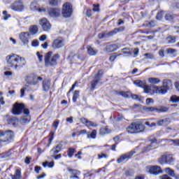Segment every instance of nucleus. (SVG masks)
Returning a JSON list of instances; mask_svg holds the SVG:
<instances>
[{"instance_id":"412c9836","label":"nucleus","mask_w":179,"mask_h":179,"mask_svg":"<svg viewBox=\"0 0 179 179\" xmlns=\"http://www.w3.org/2000/svg\"><path fill=\"white\" fill-rule=\"evenodd\" d=\"M68 171L72 174V176H70V178H76L79 179L78 176L80 175V172L76 169H72L71 168L67 169Z\"/></svg>"},{"instance_id":"052dcab7","label":"nucleus","mask_w":179,"mask_h":179,"mask_svg":"<svg viewBox=\"0 0 179 179\" xmlns=\"http://www.w3.org/2000/svg\"><path fill=\"white\" fill-rule=\"evenodd\" d=\"M155 103V101L153 100V99H152V98H148V99H146V103H147V104H152V103Z\"/></svg>"},{"instance_id":"9d476101","label":"nucleus","mask_w":179,"mask_h":179,"mask_svg":"<svg viewBox=\"0 0 179 179\" xmlns=\"http://www.w3.org/2000/svg\"><path fill=\"white\" fill-rule=\"evenodd\" d=\"M24 110H27V108H24V105L23 103H17L14 104L12 112L15 115H20L22 114V111H24Z\"/></svg>"},{"instance_id":"864d4df0","label":"nucleus","mask_w":179,"mask_h":179,"mask_svg":"<svg viewBox=\"0 0 179 179\" xmlns=\"http://www.w3.org/2000/svg\"><path fill=\"white\" fill-rule=\"evenodd\" d=\"M117 94H119V96H122L123 97H128V94L126 92H117Z\"/></svg>"},{"instance_id":"79ce46f5","label":"nucleus","mask_w":179,"mask_h":179,"mask_svg":"<svg viewBox=\"0 0 179 179\" xmlns=\"http://www.w3.org/2000/svg\"><path fill=\"white\" fill-rule=\"evenodd\" d=\"M167 41L169 44H174L176 43V36H169Z\"/></svg>"},{"instance_id":"de8ad7c7","label":"nucleus","mask_w":179,"mask_h":179,"mask_svg":"<svg viewBox=\"0 0 179 179\" xmlns=\"http://www.w3.org/2000/svg\"><path fill=\"white\" fill-rule=\"evenodd\" d=\"M3 20H8V17H10V15L8 14V11H3Z\"/></svg>"},{"instance_id":"ea45409f","label":"nucleus","mask_w":179,"mask_h":179,"mask_svg":"<svg viewBox=\"0 0 179 179\" xmlns=\"http://www.w3.org/2000/svg\"><path fill=\"white\" fill-rule=\"evenodd\" d=\"M54 162H45L43 164V167H48L49 169H52V167H54Z\"/></svg>"},{"instance_id":"37998d69","label":"nucleus","mask_w":179,"mask_h":179,"mask_svg":"<svg viewBox=\"0 0 179 179\" xmlns=\"http://www.w3.org/2000/svg\"><path fill=\"white\" fill-rule=\"evenodd\" d=\"M170 101H171L172 103H178L179 96H177V95H173L171 96Z\"/></svg>"},{"instance_id":"4d7b16f0","label":"nucleus","mask_w":179,"mask_h":179,"mask_svg":"<svg viewBox=\"0 0 179 179\" xmlns=\"http://www.w3.org/2000/svg\"><path fill=\"white\" fill-rule=\"evenodd\" d=\"M36 55L38 58L39 62H43V55L40 54L38 52H36Z\"/></svg>"},{"instance_id":"8fccbe9b","label":"nucleus","mask_w":179,"mask_h":179,"mask_svg":"<svg viewBox=\"0 0 179 179\" xmlns=\"http://www.w3.org/2000/svg\"><path fill=\"white\" fill-rule=\"evenodd\" d=\"M107 157H108V156L105 153L98 155V159H107Z\"/></svg>"},{"instance_id":"4c0bfd02","label":"nucleus","mask_w":179,"mask_h":179,"mask_svg":"<svg viewBox=\"0 0 179 179\" xmlns=\"http://www.w3.org/2000/svg\"><path fill=\"white\" fill-rule=\"evenodd\" d=\"M166 164H171L174 162V158L171 155H166Z\"/></svg>"},{"instance_id":"2eb2a0df","label":"nucleus","mask_w":179,"mask_h":179,"mask_svg":"<svg viewBox=\"0 0 179 179\" xmlns=\"http://www.w3.org/2000/svg\"><path fill=\"white\" fill-rule=\"evenodd\" d=\"M64 41L63 38H57L53 41L52 47L54 50L61 48V47H64Z\"/></svg>"},{"instance_id":"5fc2aeb1","label":"nucleus","mask_w":179,"mask_h":179,"mask_svg":"<svg viewBox=\"0 0 179 179\" xmlns=\"http://www.w3.org/2000/svg\"><path fill=\"white\" fill-rule=\"evenodd\" d=\"M53 140H54V132H50V138L48 139L50 145L52 142Z\"/></svg>"},{"instance_id":"6ab92c4d","label":"nucleus","mask_w":179,"mask_h":179,"mask_svg":"<svg viewBox=\"0 0 179 179\" xmlns=\"http://www.w3.org/2000/svg\"><path fill=\"white\" fill-rule=\"evenodd\" d=\"M48 15L51 17H58L61 15V10L59 8H50L48 10Z\"/></svg>"},{"instance_id":"09e8293b","label":"nucleus","mask_w":179,"mask_h":179,"mask_svg":"<svg viewBox=\"0 0 179 179\" xmlns=\"http://www.w3.org/2000/svg\"><path fill=\"white\" fill-rule=\"evenodd\" d=\"M157 20H162L163 19V12H159L156 16Z\"/></svg>"},{"instance_id":"603ef678","label":"nucleus","mask_w":179,"mask_h":179,"mask_svg":"<svg viewBox=\"0 0 179 179\" xmlns=\"http://www.w3.org/2000/svg\"><path fill=\"white\" fill-rule=\"evenodd\" d=\"M115 58H117V55L115 53H113L109 58V60L111 62H114L115 61Z\"/></svg>"},{"instance_id":"49530a36","label":"nucleus","mask_w":179,"mask_h":179,"mask_svg":"<svg viewBox=\"0 0 179 179\" xmlns=\"http://www.w3.org/2000/svg\"><path fill=\"white\" fill-rule=\"evenodd\" d=\"M167 54H176L177 52V50L173 48L166 49Z\"/></svg>"},{"instance_id":"0e129e2a","label":"nucleus","mask_w":179,"mask_h":179,"mask_svg":"<svg viewBox=\"0 0 179 179\" xmlns=\"http://www.w3.org/2000/svg\"><path fill=\"white\" fill-rule=\"evenodd\" d=\"M58 125H59V120H56L55 122H53V127L57 129L58 128Z\"/></svg>"},{"instance_id":"c9c22d12","label":"nucleus","mask_w":179,"mask_h":179,"mask_svg":"<svg viewBox=\"0 0 179 179\" xmlns=\"http://www.w3.org/2000/svg\"><path fill=\"white\" fill-rule=\"evenodd\" d=\"M164 171L166 174H169V176H171V177H175L176 173H174V170L170 169V168H166L164 169Z\"/></svg>"},{"instance_id":"c03bdc74","label":"nucleus","mask_w":179,"mask_h":179,"mask_svg":"<svg viewBox=\"0 0 179 179\" xmlns=\"http://www.w3.org/2000/svg\"><path fill=\"white\" fill-rule=\"evenodd\" d=\"M144 57L146 58V59H153V58H155V55L151 53H145L144 54Z\"/></svg>"},{"instance_id":"4be33fe9","label":"nucleus","mask_w":179,"mask_h":179,"mask_svg":"<svg viewBox=\"0 0 179 179\" xmlns=\"http://www.w3.org/2000/svg\"><path fill=\"white\" fill-rule=\"evenodd\" d=\"M51 87V82L49 80H44L43 81V89L45 92H48Z\"/></svg>"},{"instance_id":"a878e982","label":"nucleus","mask_w":179,"mask_h":179,"mask_svg":"<svg viewBox=\"0 0 179 179\" xmlns=\"http://www.w3.org/2000/svg\"><path fill=\"white\" fill-rule=\"evenodd\" d=\"M111 130L109 129L108 127H102L99 130L100 135H107V134H110Z\"/></svg>"},{"instance_id":"3c124183","label":"nucleus","mask_w":179,"mask_h":179,"mask_svg":"<svg viewBox=\"0 0 179 179\" xmlns=\"http://www.w3.org/2000/svg\"><path fill=\"white\" fill-rule=\"evenodd\" d=\"M50 5L52 6H55L58 3V0H48Z\"/></svg>"},{"instance_id":"c756f323","label":"nucleus","mask_w":179,"mask_h":179,"mask_svg":"<svg viewBox=\"0 0 179 179\" xmlns=\"http://www.w3.org/2000/svg\"><path fill=\"white\" fill-rule=\"evenodd\" d=\"M143 89L144 90V93H151V94H153V86L150 87L145 84L144 87H143Z\"/></svg>"},{"instance_id":"680f3d73","label":"nucleus","mask_w":179,"mask_h":179,"mask_svg":"<svg viewBox=\"0 0 179 179\" xmlns=\"http://www.w3.org/2000/svg\"><path fill=\"white\" fill-rule=\"evenodd\" d=\"M40 41H45V40H47V35L43 34L39 37Z\"/></svg>"},{"instance_id":"4468645a","label":"nucleus","mask_w":179,"mask_h":179,"mask_svg":"<svg viewBox=\"0 0 179 179\" xmlns=\"http://www.w3.org/2000/svg\"><path fill=\"white\" fill-rule=\"evenodd\" d=\"M134 155H135V151H130L126 154L122 155L117 160V163H122V162H125V160H128L131 159Z\"/></svg>"},{"instance_id":"13d9d810","label":"nucleus","mask_w":179,"mask_h":179,"mask_svg":"<svg viewBox=\"0 0 179 179\" xmlns=\"http://www.w3.org/2000/svg\"><path fill=\"white\" fill-rule=\"evenodd\" d=\"M152 148H153V144H150V145H148L147 147L144 148V150H145V152H149V150H150V149H152Z\"/></svg>"},{"instance_id":"5701e85b","label":"nucleus","mask_w":179,"mask_h":179,"mask_svg":"<svg viewBox=\"0 0 179 179\" xmlns=\"http://www.w3.org/2000/svg\"><path fill=\"white\" fill-rule=\"evenodd\" d=\"M162 87L164 88H165L167 90H170V89H171V87H173V84L171 83V81L169 80H164L163 81V85Z\"/></svg>"},{"instance_id":"ddd939ff","label":"nucleus","mask_w":179,"mask_h":179,"mask_svg":"<svg viewBox=\"0 0 179 179\" xmlns=\"http://www.w3.org/2000/svg\"><path fill=\"white\" fill-rule=\"evenodd\" d=\"M120 31L119 29H114L113 31H110L109 32H103L98 35V38H106V37H111V36H114V34H117Z\"/></svg>"},{"instance_id":"a211bd4d","label":"nucleus","mask_w":179,"mask_h":179,"mask_svg":"<svg viewBox=\"0 0 179 179\" xmlns=\"http://www.w3.org/2000/svg\"><path fill=\"white\" fill-rule=\"evenodd\" d=\"M29 114V109H24V116L22 117L20 120L22 124H27V122H30L31 117Z\"/></svg>"},{"instance_id":"7ed1b4c3","label":"nucleus","mask_w":179,"mask_h":179,"mask_svg":"<svg viewBox=\"0 0 179 179\" xmlns=\"http://www.w3.org/2000/svg\"><path fill=\"white\" fill-rule=\"evenodd\" d=\"M52 52H48L45 55V66H55L57 61L59 59V55L56 54L52 57Z\"/></svg>"},{"instance_id":"473e14b6","label":"nucleus","mask_w":179,"mask_h":179,"mask_svg":"<svg viewBox=\"0 0 179 179\" xmlns=\"http://www.w3.org/2000/svg\"><path fill=\"white\" fill-rule=\"evenodd\" d=\"M22 176V172L20 169L15 170V173L14 175H11L12 179H20V177Z\"/></svg>"},{"instance_id":"aec40b11","label":"nucleus","mask_w":179,"mask_h":179,"mask_svg":"<svg viewBox=\"0 0 179 179\" xmlns=\"http://www.w3.org/2000/svg\"><path fill=\"white\" fill-rule=\"evenodd\" d=\"M80 121L83 124H85L86 127H97V124L94 122L90 121L85 117H82Z\"/></svg>"},{"instance_id":"f257e3e1","label":"nucleus","mask_w":179,"mask_h":179,"mask_svg":"<svg viewBox=\"0 0 179 179\" xmlns=\"http://www.w3.org/2000/svg\"><path fill=\"white\" fill-rule=\"evenodd\" d=\"M8 66L14 68V69H18V68H22L26 65V59L22 57L17 55H10L6 58Z\"/></svg>"},{"instance_id":"7c9ffc66","label":"nucleus","mask_w":179,"mask_h":179,"mask_svg":"<svg viewBox=\"0 0 179 179\" xmlns=\"http://www.w3.org/2000/svg\"><path fill=\"white\" fill-rule=\"evenodd\" d=\"M96 136H97V130L96 129L92 130L90 134H87V139H96Z\"/></svg>"},{"instance_id":"20e7f679","label":"nucleus","mask_w":179,"mask_h":179,"mask_svg":"<svg viewBox=\"0 0 179 179\" xmlns=\"http://www.w3.org/2000/svg\"><path fill=\"white\" fill-rule=\"evenodd\" d=\"M41 80H43V78L34 73L29 74L25 77V82L27 85H29V86H36V85H38V82H41Z\"/></svg>"},{"instance_id":"c85d7f7f","label":"nucleus","mask_w":179,"mask_h":179,"mask_svg":"<svg viewBox=\"0 0 179 179\" xmlns=\"http://www.w3.org/2000/svg\"><path fill=\"white\" fill-rule=\"evenodd\" d=\"M87 50L89 55L94 56L97 54V50L92 48V46H90V45L87 46Z\"/></svg>"},{"instance_id":"1a4fd4ad","label":"nucleus","mask_w":179,"mask_h":179,"mask_svg":"<svg viewBox=\"0 0 179 179\" xmlns=\"http://www.w3.org/2000/svg\"><path fill=\"white\" fill-rule=\"evenodd\" d=\"M145 171L150 174H153L154 176H157L158 174H162V173H163L162 168L159 166H146Z\"/></svg>"},{"instance_id":"72a5a7b5","label":"nucleus","mask_w":179,"mask_h":179,"mask_svg":"<svg viewBox=\"0 0 179 179\" xmlns=\"http://www.w3.org/2000/svg\"><path fill=\"white\" fill-rule=\"evenodd\" d=\"M117 45H108L106 48V51H107L108 52H113L115 51Z\"/></svg>"},{"instance_id":"f8f14e48","label":"nucleus","mask_w":179,"mask_h":179,"mask_svg":"<svg viewBox=\"0 0 179 179\" xmlns=\"http://www.w3.org/2000/svg\"><path fill=\"white\" fill-rule=\"evenodd\" d=\"M39 24H41L44 31H50L51 30V23L46 18H42L39 21Z\"/></svg>"},{"instance_id":"58836bf2","label":"nucleus","mask_w":179,"mask_h":179,"mask_svg":"<svg viewBox=\"0 0 179 179\" xmlns=\"http://www.w3.org/2000/svg\"><path fill=\"white\" fill-rule=\"evenodd\" d=\"M79 93H80V92L78 90L74 91L73 94V103H76V101L78 100V99H79Z\"/></svg>"},{"instance_id":"6e6552de","label":"nucleus","mask_w":179,"mask_h":179,"mask_svg":"<svg viewBox=\"0 0 179 179\" xmlns=\"http://www.w3.org/2000/svg\"><path fill=\"white\" fill-rule=\"evenodd\" d=\"M144 110L148 113H167L169 111V108L166 106H159V107H145Z\"/></svg>"},{"instance_id":"bb28decb","label":"nucleus","mask_w":179,"mask_h":179,"mask_svg":"<svg viewBox=\"0 0 179 179\" xmlns=\"http://www.w3.org/2000/svg\"><path fill=\"white\" fill-rule=\"evenodd\" d=\"M149 83H151V85H158V83H160V82H162V80H160V78H149L148 79Z\"/></svg>"},{"instance_id":"e2e57ef3","label":"nucleus","mask_w":179,"mask_h":179,"mask_svg":"<svg viewBox=\"0 0 179 179\" xmlns=\"http://www.w3.org/2000/svg\"><path fill=\"white\" fill-rule=\"evenodd\" d=\"M32 47H37L38 45V41L34 40L31 43Z\"/></svg>"},{"instance_id":"f3484780","label":"nucleus","mask_w":179,"mask_h":179,"mask_svg":"<svg viewBox=\"0 0 179 179\" xmlns=\"http://www.w3.org/2000/svg\"><path fill=\"white\" fill-rule=\"evenodd\" d=\"M152 94H166L167 93V90L164 88L163 85L161 87L152 85Z\"/></svg>"},{"instance_id":"6e6d98bb","label":"nucleus","mask_w":179,"mask_h":179,"mask_svg":"<svg viewBox=\"0 0 179 179\" xmlns=\"http://www.w3.org/2000/svg\"><path fill=\"white\" fill-rule=\"evenodd\" d=\"M123 52L124 54H128L129 55H132V52L129 51V49L128 48H124Z\"/></svg>"},{"instance_id":"f704fd0d","label":"nucleus","mask_w":179,"mask_h":179,"mask_svg":"<svg viewBox=\"0 0 179 179\" xmlns=\"http://www.w3.org/2000/svg\"><path fill=\"white\" fill-rule=\"evenodd\" d=\"M169 119L160 120L157 122V125L159 127H162V126L166 127V125H167V124H169Z\"/></svg>"},{"instance_id":"338daca9","label":"nucleus","mask_w":179,"mask_h":179,"mask_svg":"<svg viewBox=\"0 0 179 179\" xmlns=\"http://www.w3.org/2000/svg\"><path fill=\"white\" fill-rule=\"evenodd\" d=\"M30 160H31V157H27L25 158V163L26 164H30Z\"/></svg>"},{"instance_id":"423d86ee","label":"nucleus","mask_w":179,"mask_h":179,"mask_svg":"<svg viewBox=\"0 0 179 179\" xmlns=\"http://www.w3.org/2000/svg\"><path fill=\"white\" fill-rule=\"evenodd\" d=\"M103 73L104 71H103V70L98 71V73L94 76V79L90 83L91 90H94V89H96V86H97V84L101 80Z\"/></svg>"},{"instance_id":"69168bd1","label":"nucleus","mask_w":179,"mask_h":179,"mask_svg":"<svg viewBox=\"0 0 179 179\" xmlns=\"http://www.w3.org/2000/svg\"><path fill=\"white\" fill-rule=\"evenodd\" d=\"M86 16H87V17H90V16H92V10H87Z\"/></svg>"},{"instance_id":"f03ea898","label":"nucleus","mask_w":179,"mask_h":179,"mask_svg":"<svg viewBox=\"0 0 179 179\" xmlns=\"http://www.w3.org/2000/svg\"><path fill=\"white\" fill-rule=\"evenodd\" d=\"M126 129L128 134H141L145 131V127L142 122H134L130 124Z\"/></svg>"},{"instance_id":"9b49d317","label":"nucleus","mask_w":179,"mask_h":179,"mask_svg":"<svg viewBox=\"0 0 179 179\" xmlns=\"http://www.w3.org/2000/svg\"><path fill=\"white\" fill-rule=\"evenodd\" d=\"M10 8L15 12H22L24 9V6H23V2L21 0L14 2Z\"/></svg>"},{"instance_id":"bf43d9fd","label":"nucleus","mask_w":179,"mask_h":179,"mask_svg":"<svg viewBox=\"0 0 179 179\" xmlns=\"http://www.w3.org/2000/svg\"><path fill=\"white\" fill-rule=\"evenodd\" d=\"M152 148H153V144H150V145H148L147 147L144 148V150H145V152H149V150H150V149H152Z\"/></svg>"},{"instance_id":"774afa93","label":"nucleus","mask_w":179,"mask_h":179,"mask_svg":"<svg viewBox=\"0 0 179 179\" xmlns=\"http://www.w3.org/2000/svg\"><path fill=\"white\" fill-rule=\"evenodd\" d=\"M174 145L179 146V139L173 140Z\"/></svg>"},{"instance_id":"b1692460","label":"nucleus","mask_w":179,"mask_h":179,"mask_svg":"<svg viewBox=\"0 0 179 179\" xmlns=\"http://www.w3.org/2000/svg\"><path fill=\"white\" fill-rule=\"evenodd\" d=\"M29 34L34 36V34H37L38 32V27L37 25H32L29 29Z\"/></svg>"},{"instance_id":"393cba45","label":"nucleus","mask_w":179,"mask_h":179,"mask_svg":"<svg viewBox=\"0 0 179 179\" xmlns=\"http://www.w3.org/2000/svg\"><path fill=\"white\" fill-rule=\"evenodd\" d=\"M164 17L165 20L168 22H173V20H174V18L176 17V15L171 12H168L166 13Z\"/></svg>"},{"instance_id":"a18cd8bd","label":"nucleus","mask_w":179,"mask_h":179,"mask_svg":"<svg viewBox=\"0 0 179 179\" xmlns=\"http://www.w3.org/2000/svg\"><path fill=\"white\" fill-rule=\"evenodd\" d=\"M146 26L147 27H155V26H156V22H155V21L147 22Z\"/></svg>"},{"instance_id":"a19ab883","label":"nucleus","mask_w":179,"mask_h":179,"mask_svg":"<svg viewBox=\"0 0 179 179\" xmlns=\"http://www.w3.org/2000/svg\"><path fill=\"white\" fill-rule=\"evenodd\" d=\"M75 152H76L75 149H73L72 148H69V150L67 152L69 157H70V158L73 157Z\"/></svg>"},{"instance_id":"cd10ccee","label":"nucleus","mask_w":179,"mask_h":179,"mask_svg":"<svg viewBox=\"0 0 179 179\" xmlns=\"http://www.w3.org/2000/svg\"><path fill=\"white\" fill-rule=\"evenodd\" d=\"M17 122H19V120L16 117H10L8 120V123L10 125H13V127H16V125L17 124Z\"/></svg>"},{"instance_id":"e433bc0d","label":"nucleus","mask_w":179,"mask_h":179,"mask_svg":"<svg viewBox=\"0 0 179 179\" xmlns=\"http://www.w3.org/2000/svg\"><path fill=\"white\" fill-rule=\"evenodd\" d=\"M158 163H159V164H167L166 159V155H162L158 159Z\"/></svg>"},{"instance_id":"dca6fc26","label":"nucleus","mask_w":179,"mask_h":179,"mask_svg":"<svg viewBox=\"0 0 179 179\" xmlns=\"http://www.w3.org/2000/svg\"><path fill=\"white\" fill-rule=\"evenodd\" d=\"M20 40L24 44V45H27L29 44V38H30V33L29 32H22L20 34Z\"/></svg>"},{"instance_id":"39448f33","label":"nucleus","mask_w":179,"mask_h":179,"mask_svg":"<svg viewBox=\"0 0 179 179\" xmlns=\"http://www.w3.org/2000/svg\"><path fill=\"white\" fill-rule=\"evenodd\" d=\"M15 135L12 131H0V142H10Z\"/></svg>"},{"instance_id":"2f4dec72","label":"nucleus","mask_w":179,"mask_h":179,"mask_svg":"<svg viewBox=\"0 0 179 179\" xmlns=\"http://www.w3.org/2000/svg\"><path fill=\"white\" fill-rule=\"evenodd\" d=\"M134 84L136 85V86H138V87H145V85H146V82L142 81L140 80H136L134 81Z\"/></svg>"},{"instance_id":"0eeeda50","label":"nucleus","mask_w":179,"mask_h":179,"mask_svg":"<svg viewBox=\"0 0 179 179\" xmlns=\"http://www.w3.org/2000/svg\"><path fill=\"white\" fill-rule=\"evenodd\" d=\"M73 13L72 5L69 3H66L63 5L62 13L64 17H71Z\"/></svg>"}]
</instances>
